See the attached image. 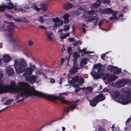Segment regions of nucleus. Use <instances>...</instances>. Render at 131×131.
<instances>
[{
    "label": "nucleus",
    "instance_id": "obj_1",
    "mask_svg": "<svg viewBox=\"0 0 131 131\" xmlns=\"http://www.w3.org/2000/svg\"><path fill=\"white\" fill-rule=\"evenodd\" d=\"M29 64V67L26 68L27 66L26 61L23 58H21L14 61V67L18 74L22 73L25 71L24 73H25V74L31 75L32 71H36L37 68L34 64L31 62H30Z\"/></svg>",
    "mask_w": 131,
    "mask_h": 131
},
{
    "label": "nucleus",
    "instance_id": "obj_2",
    "mask_svg": "<svg viewBox=\"0 0 131 131\" xmlns=\"http://www.w3.org/2000/svg\"><path fill=\"white\" fill-rule=\"evenodd\" d=\"M67 94L68 93L66 92L60 93L59 96H58L54 95H50L48 94V99L51 100H57L60 101L62 103L67 104L69 105V107L64 109L62 113L63 115L68 114L70 111H72L75 109V105L77 104V103L79 101L78 100H77L72 102L64 99V97L63 96V95H67Z\"/></svg>",
    "mask_w": 131,
    "mask_h": 131
},
{
    "label": "nucleus",
    "instance_id": "obj_3",
    "mask_svg": "<svg viewBox=\"0 0 131 131\" xmlns=\"http://www.w3.org/2000/svg\"><path fill=\"white\" fill-rule=\"evenodd\" d=\"M22 91L20 90L17 92H13L12 93H17L18 94L14 96L15 100L21 97L26 98L30 96H41L47 99L48 94H45L35 90L34 86L31 87L28 84Z\"/></svg>",
    "mask_w": 131,
    "mask_h": 131
},
{
    "label": "nucleus",
    "instance_id": "obj_4",
    "mask_svg": "<svg viewBox=\"0 0 131 131\" xmlns=\"http://www.w3.org/2000/svg\"><path fill=\"white\" fill-rule=\"evenodd\" d=\"M28 84L27 82H25L23 81H20L17 84L16 87L15 86L16 84L14 81L12 82L10 84V86L6 85H2V86H6L7 88L5 89V91L3 92V93L6 92H10L12 93L17 92L19 90H23L24 89L26 86H28Z\"/></svg>",
    "mask_w": 131,
    "mask_h": 131
},
{
    "label": "nucleus",
    "instance_id": "obj_5",
    "mask_svg": "<svg viewBox=\"0 0 131 131\" xmlns=\"http://www.w3.org/2000/svg\"><path fill=\"white\" fill-rule=\"evenodd\" d=\"M72 80L70 81L71 85L75 87H77L75 89V93L78 92V91L80 90L81 89L78 86L79 85L83 83L84 79L83 77L78 76H75L72 78Z\"/></svg>",
    "mask_w": 131,
    "mask_h": 131
},
{
    "label": "nucleus",
    "instance_id": "obj_6",
    "mask_svg": "<svg viewBox=\"0 0 131 131\" xmlns=\"http://www.w3.org/2000/svg\"><path fill=\"white\" fill-rule=\"evenodd\" d=\"M102 65L100 64H96L93 65V68L91 72V74L94 79H96L101 77L102 76L103 73L102 72L97 73L95 72V69H97L98 72L100 71L101 70V68Z\"/></svg>",
    "mask_w": 131,
    "mask_h": 131
},
{
    "label": "nucleus",
    "instance_id": "obj_7",
    "mask_svg": "<svg viewBox=\"0 0 131 131\" xmlns=\"http://www.w3.org/2000/svg\"><path fill=\"white\" fill-rule=\"evenodd\" d=\"M100 12L101 13L103 14H112V16L109 18V19L110 20L115 21L118 19L117 17L118 14V12L116 11L114 13H113V10L111 8H106L101 10Z\"/></svg>",
    "mask_w": 131,
    "mask_h": 131
},
{
    "label": "nucleus",
    "instance_id": "obj_8",
    "mask_svg": "<svg viewBox=\"0 0 131 131\" xmlns=\"http://www.w3.org/2000/svg\"><path fill=\"white\" fill-rule=\"evenodd\" d=\"M95 14L94 11H87L84 13L83 17L85 21L88 22H92L94 20H97L99 19L98 17L96 16H90V15Z\"/></svg>",
    "mask_w": 131,
    "mask_h": 131
},
{
    "label": "nucleus",
    "instance_id": "obj_9",
    "mask_svg": "<svg viewBox=\"0 0 131 131\" xmlns=\"http://www.w3.org/2000/svg\"><path fill=\"white\" fill-rule=\"evenodd\" d=\"M116 101L123 105H126L131 103V98L130 96L121 94L120 98Z\"/></svg>",
    "mask_w": 131,
    "mask_h": 131
},
{
    "label": "nucleus",
    "instance_id": "obj_10",
    "mask_svg": "<svg viewBox=\"0 0 131 131\" xmlns=\"http://www.w3.org/2000/svg\"><path fill=\"white\" fill-rule=\"evenodd\" d=\"M7 36L14 48H17L19 47L20 45V41L14 38L12 34L9 33L7 35Z\"/></svg>",
    "mask_w": 131,
    "mask_h": 131
},
{
    "label": "nucleus",
    "instance_id": "obj_11",
    "mask_svg": "<svg viewBox=\"0 0 131 131\" xmlns=\"http://www.w3.org/2000/svg\"><path fill=\"white\" fill-rule=\"evenodd\" d=\"M118 77L115 75H113L109 73H107L104 75L103 79L107 81L108 83H109L114 81Z\"/></svg>",
    "mask_w": 131,
    "mask_h": 131
},
{
    "label": "nucleus",
    "instance_id": "obj_12",
    "mask_svg": "<svg viewBox=\"0 0 131 131\" xmlns=\"http://www.w3.org/2000/svg\"><path fill=\"white\" fill-rule=\"evenodd\" d=\"M8 5L7 6L6 4L2 5H0V11H3L4 9L7 8L9 9H11L14 7L18 6L17 4V3L14 5L13 3L11 1H9V2H7Z\"/></svg>",
    "mask_w": 131,
    "mask_h": 131
},
{
    "label": "nucleus",
    "instance_id": "obj_13",
    "mask_svg": "<svg viewBox=\"0 0 131 131\" xmlns=\"http://www.w3.org/2000/svg\"><path fill=\"white\" fill-rule=\"evenodd\" d=\"M130 81L128 79H123L117 81L115 84L116 86L118 88L122 87L124 86Z\"/></svg>",
    "mask_w": 131,
    "mask_h": 131
},
{
    "label": "nucleus",
    "instance_id": "obj_14",
    "mask_svg": "<svg viewBox=\"0 0 131 131\" xmlns=\"http://www.w3.org/2000/svg\"><path fill=\"white\" fill-rule=\"evenodd\" d=\"M30 75L28 74H25V73L23 74V75L25 77V80L26 81L32 83H35L36 80V77L34 75L29 76Z\"/></svg>",
    "mask_w": 131,
    "mask_h": 131
},
{
    "label": "nucleus",
    "instance_id": "obj_15",
    "mask_svg": "<svg viewBox=\"0 0 131 131\" xmlns=\"http://www.w3.org/2000/svg\"><path fill=\"white\" fill-rule=\"evenodd\" d=\"M52 20L55 24L53 26L54 28H56L58 27H59L60 25L62 24H63L62 21L60 20L58 17L56 18H53Z\"/></svg>",
    "mask_w": 131,
    "mask_h": 131
},
{
    "label": "nucleus",
    "instance_id": "obj_16",
    "mask_svg": "<svg viewBox=\"0 0 131 131\" xmlns=\"http://www.w3.org/2000/svg\"><path fill=\"white\" fill-rule=\"evenodd\" d=\"M111 95L112 96L113 99L116 101V100H118L120 97H119V93L117 91H115L112 92Z\"/></svg>",
    "mask_w": 131,
    "mask_h": 131
},
{
    "label": "nucleus",
    "instance_id": "obj_17",
    "mask_svg": "<svg viewBox=\"0 0 131 131\" xmlns=\"http://www.w3.org/2000/svg\"><path fill=\"white\" fill-rule=\"evenodd\" d=\"M3 61L6 63H7L12 59L11 57L7 54H4L2 56Z\"/></svg>",
    "mask_w": 131,
    "mask_h": 131
},
{
    "label": "nucleus",
    "instance_id": "obj_18",
    "mask_svg": "<svg viewBox=\"0 0 131 131\" xmlns=\"http://www.w3.org/2000/svg\"><path fill=\"white\" fill-rule=\"evenodd\" d=\"M78 69V64H73L72 68L69 72L71 74H74L77 72V70Z\"/></svg>",
    "mask_w": 131,
    "mask_h": 131
},
{
    "label": "nucleus",
    "instance_id": "obj_19",
    "mask_svg": "<svg viewBox=\"0 0 131 131\" xmlns=\"http://www.w3.org/2000/svg\"><path fill=\"white\" fill-rule=\"evenodd\" d=\"M72 56L73 58V63L75 64H77V59L80 57V55L77 52H75L73 53Z\"/></svg>",
    "mask_w": 131,
    "mask_h": 131
},
{
    "label": "nucleus",
    "instance_id": "obj_20",
    "mask_svg": "<svg viewBox=\"0 0 131 131\" xmlns=\"http://www.w3.org/2000/svg\"><path fill=\"white\" fill-rule=\"evenodd\" d=\"M7 73L9 75H12L14 73L13 68L10 66L7 67L6 69Z\"/></svg>",
    "mask_w": 131,
    "mask_h": 131
},
{
    "label": "nucleus",
    "instance_id": "obj_21",
    "mask_svg": "<svg viewBox=\"0 0 131 131\" xmlns=\"http://www.w3.org/2000/svg\"><path fill=\"white\" fill-rule=\"evenodd\" d=\"M4 83L3 81H0V94L3 93L7 88L6 86H2V85Z\"/></svg>",
    "mask_w": 131,
    "mask_h": 131
},
{
    "label": "nucleus",
    "instance_id": "obj_22",
    "mask_svg": "<svg viewBox=\"0 0 131 131\" xmlns=\"http://www.w3.org/2000/svg\"><path fill=\"white\" fill-rule=\"evenodd\" d=\"M95 98L97 101L99 102L104 100L105 99V98L104 97L103 94H100L96 96L95 97Z\"/></svg>",
    "mask_w": 131,
    "mask_h": 131
},
{
    "label": "nucleus",
    "instance_id": "obj_23",
    "mask_svg": "<svg viewBox=\"0 0 131 131\" xmlns=\"http://www.w3.org/2000/svg\"><path fill=\"white\" fill-rule=\"evenodd\" d=\"M36 75L37 76H39L41 75L44 78H46V77L44 73V72L40 70H38L37 69V70L35 71Z\"/></svg>",
    "mask_w": 131,
    "mask_h": 131
},
{
    "label": "nucleus",
    "instance_id": "obj_24",
    "mask_svg": "<svg viewBox=\"0 0 131 131\" xmlns=\"http://www.w3.org/2000/svg\"><path fill=\"white\" fill-rule=\"evenodd\" d=\"M89 102L90 105L92 106H95L98 102L95 98L92 100L89 101Z\"/></svg>",
    "mask_w": 131,
    "mask_h": 131
},
{
    "label": "nucleus",
    "instance_id": "obj_25",
    "mask_svg": "<svg viewBox=\"0 0 131 131\" xmlns=\"http://www.w3.org/2000/svg\"><path fill=\"white\" fill-rule=\"evenodd\" d=\"M121 91L125 93L129 94L131 93V89H129L127 88H125L122 89Z\"/></svg>",
    "mask_w": 131,
    "mask_h": 131
},
{
    "label": "nucleus",
    "instance_id": "obj_26",
    "mask_svg": "<svg viewBox=\"0 0 131 131\" xmlns=\"http://www.w3.org/2000/svg\"><path fill=\"white\" fill-rule=\"evenodd\" d=\"M8 25L7 26V29L9 31L12 29L14 28L13 23V22H7Z\"/></svg>",
    "mask_w": 131,
    "mask_h": 131
},
{
    "label": "nucleus",
    "instance_id": "obj_27",
    "mask_svg": "<svg viewBox=\"0 0 131 131\" xmlns=\"http://www.w3.org/2000/svg\"><path fill=\"white\" fill-rule=\"evenodd\" d=\"M38 6L40 7L41 10L42 9L44 11H46L47 9V7L46 4H41L40 5H38Z\"/></svg>",
    "mask_w": 131,
    "mask_h": 131
},
{
    "label": "nucleus",
    "instance_id": "obj_28",
    "mask_svg": "<svg viewBox=\"0 0 131 131\" xmlns=\"http://www.w3.org/2000/svg\"><path fill=\"white\" fill-rule=\"evenodd\" d=\"M81 89L84 90L86 91V92L88 93L91 91L93 89V88L90 87H88V88H82Z\"/></svg>",
    "mask_w": 131,
    "mask_h": 131
},
{
    "label": "nucleus",
    "instance_id": "obj_29",
    "mask_svg": "<svg viewBox=\"0 0 131 131\" xmlns=\"http://www.w3.org/2000/svg\"><path fill=\"white\" fill-rule=\"evenodd\" d=\"M115 69L113 70V73L115 74H118L121 72V70L120 69L118 68L117 67H114Z\"/></svg>",
    "mask_w": 131,
    "mask_h": 131
},
{
    "label": "nucleus",
    "instance_id": "obj_30",
    "mask_svg": "<svg viewBox=\"0 0 131 131\" xmlns=\"http://www.w3.org/2000/svg\"><path fill=\"white\" fill-rule=\"evenodd\" d=\"M69 36V33H68L65 34L62 33L60 34V38L61 39H64L66 38L67 37Z\"/></svg>",
    "mask_w": 131,
    "mask_h": 131
},
{
    "label": "nucleus",
    "instance_id": "obj_31",
    "mask_svg": "<svg viewBox=\"0 0 131 131\" xmlns=\"http://www.w3.org/2000/svg\"><path fill=\"white\" fill-rule=\"evenodd\" d=\"M88 59L86 58H83L80 63V65L82 66H83L85 64L87 63V61Z\"/></svg>",
    "mask_w": 131,
    "mask_h": 131
},
{
    "label": "nucleus",
    "instance_id": "obj_32",
    "mask_svg": "<svg viewBox=\"0 0 131 131\" xmlns=\"http://www.w3.org/2000/svg\"><path fill=\"white\" fill-rule=\"evenodd\" d=\"M63 7L64 9H68L72 7V5L71 4L68 3L64 4Z\"/></svg>",
    "mask_w": 131,
    "mask_h": 131
},
{
    "label": "nucleus",
    "instance_id": "obj_33",
    "mask_svg": "<svg viewBox=\"0 0 131 131\" xmlns=\"http://www.w3.org/2000/svg\"><path fill=\"white\" fill-rule=\"evenodd\" d=\"M52 33L50 32H49L47 33V36L49 40H51L53 41V40L52 39Z\"/></svg>",
    "mask_w": 131,
    "mask_h": 131
},
{
    "label": "nucleus",
    "instance_id": "obj_34",
    "mask_svg": "<svg viewBox=\"0 0 131 131\" xmlns=\"http://www.w3.org/2000/svg\"><path fill=\"white\" fill-rule=\"evenodd\" d=\"M42 16H39L37 17V20L41 23H43L44 22V20Z\"/></svg>",
    "mask_w": 131,
    "mask_h": 131
},
{
    "label": "nucleus",
    "instance_id": "obj_35",
    "mask_svg": "<svg viewBox=\"0 0 131 131\" xmlns=\"http://www.w3.org/2000/svg\"><path fill=\"white\" fill-rule=\"evenodd\" d=\"M13 101V100L12 99H9L7 100L4 104L3 105H8L10 104Z\"/></svg>",
    "mask_w": 131,
    "mask_h": 131
},
{
    "label": "nucleus",
    "instance_id": "obj_36",
    "mask_svg": "<svg viewBox=\"0 0 131 131\" xmlns=\"http://www.w3.org/2000/svg\"><path fill=\"white\" fill-rule=\"evenodd\" d=\"M37 6L35 3H34L33 4L32 6V7L35 9L36 10L39 11L41 10V8L40 7H38L37 6Z\"/></svg>",
    "mask_w": 131,
    "mask_h": 131
},
{
    "label": "nucleus",
    "instance_id": "obj_37",
    "mask_svg": "<svg viewBox=\"0 0 131 131\" xmlns=\"http://www.w3.org/2000/svg\"><path fill=\"white\" fill-rule=\"evenodd\" d=\"M80 52H83V53L84 54H89L90 53V54L91 53H93V52H90L89 51H86L85 50V49H84L82 50H80Z\"/></svg>",
    "mask_w": 131,
    "mask_h": 131
},
{
    "label": "nucleus",
    "instance_id": "obj_38",
    "mask_svg": "<svg viewBox=\"0 0 131 131\" xmlns=\"http://www.w3.org/2000/svg\"><path fill=\"white\" fill-rule=\"evenodd\" d=\"M114 67H113L112 66L110 65L107 67V69L108 70L111 71V72H113V70L115 69V68Z\"/></svg>",
    "mask_w": 131,
    "mask_h": 131
},
{
    "label": "nucleus",
    "instance_id": "obj_39",
    "mask_svg": "<svg viewBox=\"0 0 131 131\" xmlns=\"http://www.w3.org/2000/svg\"><path fill=\"white\" fill-rule=\"evenodd\" d=\"M70 26L69 25H64L63 30L65 31H68L70 29Z\"/></svg>",
    "mask_w": 131,
    "mask_h": 131
},
{
    "label": "nucleus",
    "instance_id": "obj_40",
    "mask_svg": "<svg viewBox=\"0 0 131 131\" xmlns=\"http://www.w3.org/2000/svg\"><path fill=\"white\" fill-rule=\"evenodd\" d=\"M21 22L25 23H29L30 21H28L25 18H21Z\"/></svg>",
    "mask_w": 131,
    "mask_h": 131
},
{
    "label": "nucleus",
    "instance_id": "obj_41",
    "mask_svg": "<svg viewBox=\"0 0 131 131\" xmlns=\"http://www.w3.org/2000/svg\"><path fill=\"white\" fill-rule=\"evenodd\" d=\"M100 5V3H94L93 4L92 6V8H95L96 7H99Z\"/></svg>",
    "mask_w": 131,
    "mask_h": 131
},
{
    "label": "nucleus",
    "instance_id": "obj_42",
    "mask_svg": "<svg viewBox=\"0 0 131 131\" xmlns=\"http://www.w3.org/2000/svg\"><path fill=\"white\" fill-rule=\"evenodd\" d=\"M34 44V42L31 40H30L27 42V45L29 46H32Z\"/></svg>",
    "mask_w": 131,
    "mask_h": 131
},
{
    "label": "nucleus",
    "instance_id": "obj_43",
    "mask_svg": "<svg viewBox=\"0 0 131 131\" xmlns=\"http://www.w3.org/2000/svg\"><path fill=\"white\" fill-rule=\"evenodd\" d=\"M12 20H15L16 22H21V18H14L13 17L12 18Z\"/></svg>",
    "mask_w": 131,
    "mask_h": 131
},
{
    "label": "nucleus",
    "instance_id": "obj_44",
    "mask_svg": "<svg viewBox=\"0 0 131 131\" xmlns=\"http://www.w3.org/2000/svg\"><path fill=\"white\" fill-rule=\"evenodd\" d=\"M5 16L6 17L8 18L9 19L11 20H12V18H13V16H11V15L8 14H6Z\"/></svg>",
    "mask_w": 131,
    "mask_h": 131
},
{
    "label": "nucleus",
    "instance_id": "obj_45",
    "mask_svg": "<svg viewBox=\"0 0 131 131\" xmlns=\"http://www.w3.org/2000/svg\"><path fill=\"white\" fill-rule=\"evenodd\" d=\"M68 40L70 42H75V39L73 38H69Z\"/></svg>",
    "mask_w": 131,
    "mask_h": 131
},
{
    "label": "nucleus",
    "instance_id": "obj_46",
    "mask_svg": "<svg viewBox=\"0 0 131 131\" xmlns=\"http://www.w3.org/2000/svg\"><path fill=\"white\" fill-rule=\"evenodd\" d=\"M107 52H106L105 53L102 54L101 55V57L102 59H103V60H104L105 59V56L106 54V53Z\"/></svg>",
    "mask_w": 131,
    "mask_h": 131
},
{
    "label": "nucleus",
    "instance_id": "obj_47",
    "mask_svg": "<svg viewBox=\"0 0 131 131\" xmlns=\"http://www.w3.org/2000/svg\"><path fill=\"white\" fill-rule=\"evenodd\" d=\"M65 60V59L64 58H61L60 59L61 65H62Z\"/></svg>",
    "mask_w": 131,
    "mask_h": 131
},
{
    "label": "nucleus",
    "instance_id": "obj_48",
    "mask_svg": "<svg viewBox=\"0 0 131 131\" xmlns=\"http://www.w3.org/2000/svg\"><path fill=\"white\" fill-rule=\"evenodd\" d=\"M104 20H102L100 21L99 23V28H100V26L103 24V23Z\"/></svg>",
    "mask_w": 131,
    "mask_h": 131
},
{
    "label": "nucleus",
    "instance_id": "obj_49",
    "mask_svg": "<svg viewBox=\"0 0 131 131\" xmlns=\"http://www.w3.org/2000/svg\"><path fill=\"white\" fill-rule=\"evenodd\" d=\"M23 53H24V54L26 56H27V57H30V56L28 53V52H27L26 51H24V52H23Z\"/></svg>",
    "mask_w": 131,
    "mask_h": 131
},
{
    "label": "nucleus",
    "instance_id": "obj_50",
    "mask_svg": "<svg viewBox=\"0 0 131 131\" xmlns=\"http://www.w3.org/2000/svg\"><path fill=\"white\" fill-rule=\"evenodd\" d=\"M64 81L63 78H61L60 79V80L59 82V83L60 84H61L62 82H63Z\"/></svg>",
    "mask_w": 131,
    "mask_h": 131
},
{
    "label": "nucleus",
    "instance_id": "obj_51",
    "mask_svg": "<svg viewBox=\"0 0 131 131\" xmlns=\"http://www.w3.org/2000/svg\"><path fill=\"white\" fill-rule=\"evenodd\" d=\"M102 91L104 92H108V90L106 88H105L103 89Z\"/></svg>",
    "mask_w": 131,
    "mask_h": 131
},
{
    "label": "nucleus",
    "instance_id": "obj_52",
    "mask_svg": "<svg viewBox=\"0 0 131 131\" xmlns=\"http://www.w3.org/2000/svg\"><path fill=\"white\" fill-rule=\"evenodd\" d=\"M16 10H17L18 11H25L24 9H23L21 8H16L15 9Z\"/></svg>",
    "mask_w": 131,
    "mask_h": 131
},
{
    "label": "nucleus",
    "instance_id": "obj_53",
    "mask_svg": "<svg viewBox=\"0 0 131 131\" xmlns=\"http://www.w3.org/2000/svg\"><path fill=\"white\" fill-rule=\"evenodd\" d=\"M105 3H107L109 4L110 2V0H104L103 1Z\"/></svg>",
    "mask_w": 131,
    "mask_h": 131
},
{
    "label": "nucleus",
    "instance_id": "obj_54",
    "mask_svg": "<svg viewBox=\"0 0 131 131\" xmlns=\"http://www.w3.org/2000/svg\"><path fill=\"white\" fill-rule=\"evenodd\" d=\"M69 17V15L67 14H65L63 16V18H68Z\"/></svg>",
    "mask_w": 131,
    "mask_h": 131
},
{
    "label": "nucleus",
    "instance_id": "obj_55",
    "mask_svg": "<svg viewBox=\"0 0 131 131\" xmlns=\"http://www.w3.org/2000/svg\"><path fill=\"white\" fill-rule=\"evenodd\" d=\"M38 27L41 29H43L45 30L46 29H47V28L46 27H45L43 25H40Z\"/></svg>",
    "mask_w": 131,
    "mask_h": 131
},
{
    "label": "nucleus",
    "instance_id": "obj_56",
    "mask_svg": "<svg viewBox=\"0 0 131 131\" xmlns=\"http://www.w3.org/2000/svg\"><path fill=\"white\" fill-rule=\"evenodd\" d=\"M99 131H105V130L104 128L101 127H100L99 129Z\"/></svg>",
    "mask_w": 131,
    "mask_h": 131
},
{
    "label": "nucleus",
    "instance_id": "obj_57",
    "mask_svg": "<svg viewBox=\"0 0 131 131\" xmlns=\"http://www.w3.org/2000/svg\"><path fill=\"white\" fill-rule=\"evenodd\" d=\"M24 100V99L23 98V99H21L19 100H17L16 101V102L17 103H19V102H22Z\"/></svg>",
    "mask_w": 131,
    "mask_h": 131
},
{
    "label": "nucleus",
    "instance_id": "obj_58",
    "mask_svg": "<svg viewBox=\"0 0 131 131\" xmlns=\"http://www.w3.org/2000/svg\"><path fill=\"white\" fill-rule=\"evenodd\" d=\"M64 18V22L65 23H67L68 22L69 20L68 18Z\"/></svg>",
    "mask_w": 131,
    "mask_h": 131
},
{
    "label": "nucleus",
    "instance_id": "obj_59",
    "mask_svg": "<svg viewBox=\"0 0 131 131\" xmlns=\"http://www.w3.org/2000/svg\"><path fill=\"white\" fill-rule=\"evenodd\" d=\"M50 81L51 83H53L54 82L55 80L51 78L50 79Z\"/></svg>",
    "mask_w": 131,
    "mask_h": 131
},
{
    "label": "nucleus",
    "instance_id": "obj_60",
    "mask_svg": "<svg viewBox=\"0 0 131 131\" xmlns=\"http://www.w3.org/2000/svg\"><path fill=\"white\" fill-rule=\"evenodd\" d=\"M72 48L71 47H69L67 49V51L69 53H70L71 50Z\"/></svg>",
    "mask_w": 131,
    "mask_h": 131
},
{
    "label": "nucleus",
    "instance_id": "obj_61",
    "mask_svg": "<svg viewBox=\"0 0 131 131\" xmlns=\"http://www.w3.org/2000/svg\"><path fill=\"white\" fill-rule=\"evenodd\" d=\"M3 76V74L2 72H0V79H1Z\"/></svg>",
    "mask_w": 131,
    "mask_h": 131
},
{
    "label": "nucleus",
    "instance_id": "obj_62",
    "mask_svg": "<svg viewBox=\"0 0 131 131\" xmlns=\"http://www.w3.org/2000/svg\"><path fill=\"white\" fill-rule=\"evenodd\" d=\"M63 30V29H62L61 28H60L58 30V32H61Z\"/></svg>",
    "mask_w": 131,
    "mask_h": 131
},
{
    "label": "nucleus",
    "instance_id": "obj_63",
    "mask_svg": "<svg viewBox=\"0 0 131 131\" xmlns=\"http://www.w3.org/2000/svg\"><path fill=\"white\" fill-rule=\"evenodd\" d=\"M96 21L94 22V25L95 26H96L97 25V23L98 22V20H95Z\"/></svg>",
    "mask_w": 131,
    "mask_h": 131
},
{
    "label": "nucleus",
    "instance_id": "obj_64",
    "mask_svg": "<svg viewBox=\"0 0 131 131\" xmlns=\"http://www.w3.org/2000/svg\"><path fill=\"white\" fill-rule=\"evenodd\" d=\"M131 121V118H129L126 121V123H129Z\"/></svg>",
    "mask_w": 131,
    "mask_h": 131
}]
</instances>
